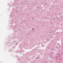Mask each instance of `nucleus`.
<instances>
[{
	"mask_svg": "<svg viewBox=\"0 0 63 63\" xmlns=\"http://www.w3.org/2000/svg\"><path fill=\"white\" fill-rule=\"evenodd\" d=\"M34 18H32V19H33Z\"/></svg>",
	"mask_w": 63,
	"mask_h": 63,
	"instance_id": "nucleus-2",
	"label": "nucleus"
},
{
	"mask_svg": "<svg viewBox=\"0 0 63 63\" xmlns=\"http://www.w3.org/2000/svg\"><path fill=\"white\" fill-rule=\"evenodd\" d=\"M32 30H34V29H33Z\"/></svg>",
	"mask_w": 63,
	"mask_h": 63,
	"instance_id": "nucleus-1",
	"label": "nucleus"
}]
</instances>
